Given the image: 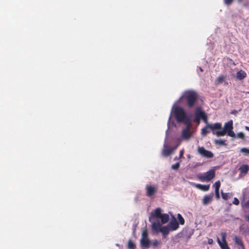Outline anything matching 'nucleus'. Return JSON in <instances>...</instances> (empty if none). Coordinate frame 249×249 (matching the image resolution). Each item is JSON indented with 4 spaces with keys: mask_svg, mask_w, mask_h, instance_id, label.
<instances>
[{
    "mask_svg": "<svg viewBox=\"0 0 249 249\" xmlns=\"http://www.w3.org/2000/svg\"><path fill=\"white\" fill-rule=\"evenodd\" d=\"M215 171L213 169H211L208 172L198 176V178L201 181H209L215 176Z\"/></svg>",
    "mask_w": 249,
    "mask_h": 249,
    "instance_id": "nucleus-5",
    "label": "nucleus"
},
{
    "mask_svg": "<svg viewBox=\"0 0 249 249\" xmlns=\"http://www.w3.org/2000/svg\"><path fill=\"white\" fill-rule=\"evenodd\" d=\"M244 205H245V206L249 208V200H248Z\"/></svg>",
    "mask_w": 249,
    "mask_h": 249,
    "instance_id": "nucleus-35",
    "label": "nucleus"
},
{
    "mask_svg": "<svg viewBox=\"0 0 249 249\" xmlns=\"http://www.w3.org/2000/svg\"><path fill=\"white\" fill-rule=\"evenodd\" d=\"M180 159V158H178V157H177H177H175V158H174V160H178V159Z\"/></svg>",
    "mask_w": 249,
    "mask_h": 249,
    "instance_id": "nucleus-38",
    "label": "nucleus"
},
{
    "mask_svg": "<svg viewBox=\"0 0 249 249\" xmlns=\"http://www.w3.org/2000/svg\"><path fill=\"white\" fill-rule=\"evenodd\" d=\"M168 226L171 231H174L179 228V223L174 217V220L170 221Z\"/></svg>",
    "mask_w": 249,
    "mask_h": 249,
    "instance_id": "nucleus-15",
    "label": "nucleus"
},
{
    "mask_svg": "<svg viewBox=\"0 0 249 249\" xmlns=\"http://www.w3.org/2000/svg\"><path fill=\"white\" fill-rule=\"evenodd\" d=\"M183 150H182L180 151L179 152V156L178 157V158H180L181 157H182L183 156Z\"/></svg>",
    "mask_w": 249,
    "mask_h": 249,
    "instance_id": "nucleus-34",
    "label": "nucleus"
},
{
    "mask_svg": "<svg viewBox=\"0 0 249 249\" xmlns=\"http://www.w3.org/2000/svg\"><path fill=\"white\" fill-rule=\"evenodd\" d=\"M195 186L203 191L206 192L209 190L210 188V185H202L201 184H195Z\"/></svg>",
    "mask_w": 249,
    "mask_h": 249,
    "instance_id": "nucleus-17",
    "label": "nucleus"
},
{
    "mask_svg": "<svg viewBox=\"0 0 249 249\" xmlns=\"http://www.w3.org/2000/svg\"><path fill=\"white\" fill-rule=\"evenodd\" d=\"M239 170L241 174L245 175L249 170V166L246 164L242 165L239 168Z\"/></svg>",
    "mask_w": 249,
    "mask_h": 249,
    "instance_id": "nucleus-19",
    "label": "nucleus"
},
{
    "mask_svg": "<svg viewBox=\"0 0 249 249\" xmlns=\"http://www.w3.org/2000/svg\"><path fill=\"white\" fill-rule=\"evenodd\" d=\"M240 152L244 153L245 155L249 154V149L247 148H242L240 149Z\"/></svg>",
    "mask_w": 249,
    "mask_h": 249,
    "instance_id": "nucleus-28",
    "label": "nucleus"
},
{
    "mask_svg": "<svg viewBox=\"0 0 249 249\" xmlns=\"http://www.w3.org/2000/svg\"><path fill=\"white\" fill-rule=\"evenodd\" d=\"M236 113V110H234V111L231 112V113H232V114H234V113Z\"/></svg>",
    "mask_w": 249,
    "mask_h": 249,
    "instance_id": "nucleus-42",
    "label": "nucleus"
},
{
    "mask_svg": "<svg viewBox=\"0 0 249 249\" xmlns=\"http://www.w3.org/2000/svg\"><path fill=\"white\" fill-rule=\"evenodd\" d=\"M199 70L200 71V72L203 71V69L201 67H199Z\"/></svg>",
    "mask_w": 249,
    "mask_h": 249,
    "instance_id": "nucleus-39",
    "label": "nucleus"
},
{
    "mask_svg": "<svg viewBox=\"0 0 249 249\" xmlns=\"http://www.w3.org/2000/svg\"><path fill=\"white\" fill-rule=\"evenodd\" d=\"M160 219H161V224H164L168 222L169 220V216L167 213H162Z\"/></svg>",
    "mask_w": 249,
    "mask_h": 249,
    "instance_id": "nucleus-18",
    "label": "nucleus"
},
{
    "mask_svg": "<svg viewBox=\"0 0 249 249\" xmlns=\"http://www.w3.org/2000/svg\"><path fill=\"white\" fill-rule=\"evenodd\" d=\"M238 0L239 2H241L242 1V0Z\"/></svg>",
    "mask_w": 249,
    "mask_h": 249,
    "instance_id": "nucleus-45",
    "label": "nucleus"
},
{
    "mask_svg": "<svg viewBox=\"0 0 249 249\" xmlns=\"http://www.w3.org/2000/svg\"><path fill=\"white\" fill-rule=\"evenodd\" d=\"M236 136L238 138H240V139H244V134L242 132H239V133H237L236 135Z\"/></svg>",
    "mask_w": 249,
    "mask_h": 249,
    "instance_id": "nucleus-30",
    "label": "nucleus"
},
{
    "mask_svg": "<svg viewBox=\"0 0 249 249\" xmlns=\"http://www.w3.org/2000/svg\"><path fill=\"white\" fill-rule=\"evenodd\" d=\"M245 129L247 130H248L249 131V126H245Z\"/></svg>",
    "mask_w": 249,
    "mask_h": 249,
    "instance_id": "nucleus-41",
    "label": "nucleus"
},
{
    "mask_svg": "<svg viewBox=\"0 0 249 249\" xmlns=\"http://www.w3.org/2000/svg\"><path fill=\"white\" fill-rule=\"evenodd\" d=\"M158 244V241H156L153 243V246H156Z\"/></svg>",
    "mask_w": 249,
    "mask_h": 249,
    "instance_id": "nucleus-37",
    "label": "nucleus"
},
{
    "mask_svg": "<svg viewBox=\"0 0 249 249\" xmlns=\"http://www.w3.org/2000/svg\"><path fill=\"white\" fill-rule=\"evenodd\" d=\"M174 114L176 120L178 123H182L186 116L184 109L180 107H176L175 108Z\"/></svg>",
    "mask_w": 249,
    "mask_h": 249,
    "instance_id": "nucleus-4",
    "label": "nucleus"
},
{
    "mask_svg": "<svg viewBox=\"0 0 249 249\" xmlns=\"http://www.w3.org/2000/svg\"><path fill=\"white\" fill-rule=\"evenodd\" d=\"M177 217L178 219L179 224L182 225H184L185 223V220L183 217L182 216V215L180 213H178L177 215Z\"/></svg>",
    "mask_w": 249,
    "mask_h": 249,
    "instance_id": "nucleus-26",
    "label": "nucleus"
},
{
    "mask_svg": "<svg viewBox=\"0 0 249 249\" xmlns=\"http://www.w3.org/2000/svg\"><path fill=\"white\" fill-rule=\"evenodd\" d=\"M243 198L244 199L249 198V188H246L243 192Z\"/></svg>",
    "mask_w": 249,
    "mask_h": 249,
    "instance_id": "nucleus-24",
    "label": "nucleus"
},
{
    "mask_svg": "<svg viewBox=\"0 0 249 249\" xmlns=\"http://www.w3.org/2000/svg\"><path fill=\"white\" fill-rule=\"evenodd\" d=\"M152 230L157 232H161L163 236L165 238L166 236L171 231L168 226H162V224L158 221V222H153L152 226Z\"/></svg>",
    "mask_w": 249,
    "mask_h": 249,
    "instance_id": "nucleus-3",
    "label": "nucleus"
},
{
    "mask_svg": "<svg viewBox=\"0 0 249 249\" xmlns=\"http://www.w3.org/2000/svg\"><path fill=\"white\" fill-rule=\"evenodd\" d=\"M221 235L222 240L220 241L219 240V245L220 248L221 249H230L226 241V234L224 232H222Z\"/></svg>",
    "mask_w": 249,
    "mask_h": 249,
    "instance_id": "nucleus-11",
    "label": "nucleus"
},
{
    "mask_svg": "<svg viewBox=\"0 0 249 249\" xmlns=\"http://www.w3.org/2000/svg\"><path fill=\"white\" fill-rule=\"evenodd\" d=\"M246 76V73L242 70L238 71L236 73V78L239 80H242L245 78Z\"/></svg>",
    "mask_w": 249,
    "mask_h": 249,
    "instance_id": "nucleus-20",
    "label": "nucleus"
},
{
    "mask_svg": "<svg viewBox=\"0 0 249 249\" xmlns=\"http://www.w3.org/2000/svg\"><path fill=\"white\" fill-rule=\"evenodd\" d=\"M201 119L205 123H207V116L205 112L202 111L201 108L198 107L195 111V120L197 122Z\"/></svg>",
    "mask_w": 249,
    "mask_h": 249,
    "instance_id": "nucleus-7",
    "label": "nucleus"
},
{
    "mask_svg": "<svg viewBox=\"0 0 249 249\" xmlns=\"http://www.w3.org/2000/svg\"><path fill=\"white\" fill-rule=\"evenodd\" d=\"M208 128H210L211 130L218 129V123L214 124L213 126L212 125L208 124L207 126L202 128L201 134L203 136H205L210 132Z\"/></svg>",
    "mask_w": 249,
    "mask_h": 249,
    "instance_id": "nucleus-13",
    "label": "nucleus"
},
{
    "mask_svg": "<svg viewBox=\"0 0 249 249\" xmlns=\"http://www.w3.org/2000/svg\"><path fill=\"white\" fill-rule=\"evenodd\" d=\"M241 204H242V205H243V201L241 202Z\"/></svg>",
    "mask_w": 249,
    "mask_h": 249,
    "instance_id": "nucleus-47",
    "label": "nucleus"
},
{
    "mask_svg": "<svg viewBox=\"0 0 249 249\" xmlns=\"http://www.w3.org/2000/svg\"><path fill=\"white\" fill-rule=\"evenodd\" d=\"M178 145L175 146L174 147L171 148L168 146H164V148L162 150V154L165 157L169 156L178 147Z\"/></svg>",
    "mask_w": 249,
    "mask_h": 249,
    "instance_id": "nucleus-14",
    "label": "nucleus"
},
{
    "mask_svg": "<svg viewBox=\"0 0 249 249\" xmlns=\"http://www.w3.org/2000/svg\"><path fill=\"white\" fill-rule=\"evenodd\" d=\"M214 133L217 135H218V130H215Z\"/></svg>",
    "mask_w": 249,
    "mask_h": 249,
    "instance_id": "nucleus-40",
    "label": "nucleus"
},
{
    "mask_svg": "<svg viewBox=\"0 0 249 249\" xmlns=\"http://www.w3.org/2000/svg\"><path fill=\"white\" fill-rule=\"evenodd\" d=\"M180 166V163L179 162H177L176 163L173 164L172 165V168L174 170H178Z\"/></svg>",
    "mask_w": 249,
    "mask_h": 249,
    "instance_id": "nucleus-29",
    "label": "nucleus"
},
{
    "mask_svg": "<svg viewBox=\"0 0 249 249\" xmlns=\"http://www.w3.org/2000/svg\"><path fill=\"white\" fill-rule=\"evenodd\" d=\"M197 151L203 157L211 158L213 156V154L211 151L206 150L203 147H198Z\"/></svg>",
    "mask_w": 249,
    "mask_h": 249,
    "instance_id": "nucleus-9",
    "label": "nucleus"
},
{
    "mask_svg": "<svg viewBox=\"0 0 249 249\" xmlns=\"http://www.w3.org/2000/svg\"><path fill=\"white\" fill-rule=\"evenodd\" d=\"M233 240L236 244L241 247L242 249H244V247L241 238L237 236H235Z\"/></svg>",
    "mask_w": 249,
    "mask_h": 249,
    "instance_id": "nucleus-21",
    "label": "nucleus"
},
{
    "mask_svg": "<svg viewBox=\"0 0 249 249\" xmlns=\"http://www.w3.org/2000/svg\"><path fill=\"white\" fill-rule=\"evenodd\" d=\"M218 80H219V82H220L221 81H222V79L221 78L219 77Z\"/></svg>",
    "mask_w": 249,
    "mask_h": 249,
    "instance_id": "nucleus-44",
    "label": "nucleus"
},
{
    "mask_svg": "<svg viewBox=\"0 0 249 249\" xmlns=\"http://www.w3.org/2000/svg\"><path fill=\"white\" fill-rule=\"evenodd\" d=\"M183 122L186 125V127H188V128H191V121L190 118L187 117V116H186V118Z\"/></svg>",
    "mask_w": 249,
    "mask_h": 249,
    "instance_id": "nucleus-22",
    "label": "nucleus"
},
{
    "mask_svg": "<svg viewBox=\"0 0 249 249\" xmlns=\"http://www.w3.org/2000/svg\"><path fill=\"white\" fill-rule=\"evenodd\" d=\"M218 186L219 187H220V182H219V185H218Z\"/></svg>",
    "mask_w": 249,
    "mask_h": 249,
    "instance_id": "nucleus-46",
    "label": "nucleus"
},
{
    "mask_svg": "<svg viewBox=\"0 0 249 249\" xmlns=\"http://www.w3.org/2000/svg\"><path fill=\"white\" fill-rule=\"evenodd\" d=\"M232 121L231 120L225 124L224 127L223 128L221 127V124H219V135L223 136L227 133L228 135L230 137H235V134L232 131Z\"/></svg>",
    "mask_w": 249,
    "mask_h": 249,
    "instance_id": "nucleus-2",
    "label": "nucleus"
},
{
    "mask_svg": "<svg viewBox=\"0 0 249 249\" xmlns=\"http://www.w3.org/2000/svg\"><path fill=\"white\" fill-rule=\"evenodd\" d=\"M213 195H206L204 196L203 199V204L204 205H206L208 204L209 203H211L213 200Z\"/></svg>",
    "mask_w": 249,
    "mask_h": 249,
    "instance_id": "nucleus-16",
    "label": "nucleus"
},
{
    "mask_svg": "<svg viewBox=\"0 0 249 249\" xmlns=\"http://www.w3.org/2000/svg\"><path fill=\"white\" fill-rule=\"evenodd\" d=\"M141 245L144 249H148L150 246V241L148 239V233L146 230L143 231L142 238L141 240Z\"/></svg>",
    "mask_w": 249,
    "mask_h": 249,
    "instance_id": "nucleus-8",
    "label": "nucleus"
},
{
    "mask_svg": "<svg viewBox=\"0 0 249 249\" xmlns=\"http://www.w3.org/2000/svg\"><path fill=\"white\" fill-rule=\"evenodd\" d=\"M213 242V239H209L208 240V243H209V244H212Z\"/></svg>",
    "mask_w": 249,
    "mask_h": 249,
    "instance_id": "nucleus-36",
    "label": "nucleus"
},
{
    "mask_svg": "<svg viewBox=\"0 0 249 249\" xmlns=\"http://www.w3.org/2000/svg\"><path fill=\"white\" fill-rule=\"evenodd\" d=\"M226 141L219 140V145H224L225 144Z\"/></svg>",
    "mask_w": 249,
    "mask_h": 249,
    "instance_id": "nucleus-33",
    "label": "nucleus"
},
{
    "mask_svg": "<svg viewBox=\"0 0 249 249\" xmlns=\"http://www.w3.org/2000/svg\"><path fill=\"white\" fill-rule=\"evenodd\" d=\"M215 143L216 144H218V140H215Z\"/></svg>",
    "mask_w": 249,
    "mask_h": 249,
    "instance_id": "nucleus-43",
    "label": "nucleus"
},
{
    "mask_svg": "<svg viewBox=\"0 0 249 249\" xmlns=\"http://www.w3.org/2000/svg\"><path fill=\"white\" fill-rule=\"evenodd\" d=\"M158 188L154 186L147 185L146 186V196L149 197L153 196L157 191Z\"/></svg>",
    "mask_w": 249,
    "mask_h": 249,
    "instance_id": "nucleus-10",
    "label": "nucleus"
},
{
    "mask_svg": "<svg viewBox=\"0 0 249 249\" xmlns=\"http://www.w3.org/2000/svg\"><path fill=\"white\" fill-rule=\"evenodd\" d=\"M222 197L224 200H228L229 198H230L232 197V194L229 193H224L222 191H221Z\"/></svg>",
    "mask_w": 249,
    "mask_h": 249,
    "instance_id": "nucleus-23",
    "label": "nucleus"
},
{
    "mask_svg": "<svg viewBox=\"0 0 249 249\" xmlns=\"http://www.w3.org/2000/svg\"><path fill=\"white\" fill-rule=\"evenodd\" d=\"M233 0H224V3L226 4V5H231L232 1H233Z\"/></svg>",
    "mask_w": 249,
    "mask_h": 249,
    "instance_id": "nucleus-32",
    "label": "nucleus"
},
{
    "mask_svg": "<svg viewBox=\"0 0 249 249\" xmlns=\"http://www.w3.org/2000/svg\"><path fill=\"white\" fill-rule=\"evenodd\" d=\"M162 214L161 209L160 208H157L154 212L151 213L149 220L151 223L152 226L153 225V222H158L159 221V220H157L160 219Z\"/></svg>",
    "mask_w": 249,
    "mask_h": 249,
    "instance_id": "nucleus-6",
    "label": "nucleus"
},
{
    "mask_svg": "<svg viewBox=\"0 0 249 249\" xmlns=\"http://www.w3.org/2000/svg\"><path fill=\"white\" fill-rule=\"evenodd\" d=\"M215 189V195L216 198H218V181H216L213 184Z\"/></svg>",
    "mask_w": 249,
    "mask_h": 249,
    "instance_id": "nucleus-27",
    "label": "nucleus"
},
{
    "mask_svg": "<svg viewBox=\"0 0 249 249\" xmlns=\"http://www.w3.org/2000/svg\"><path fill=\"white\" fill-rule=\"evenodd\" d=\"M183 97L185 99L187 107L189 108H193L197 99V94L193 90H188L184 92Z\"/></svg>",
    "mask_w": 249,
    "mask_h": 249,
    "instance_id": "nucleus-1",
    "label": "nucleus"
},
{
    "mask_svg": "<svg viewBox=\"0 0 249 249\" xmlns=\"http://www.w3.org/2000/svg\"><path fill=\"white\" fill-rule=\"evenodd\" d=\"M239 200L236 197H234L233 201H232V204H234L235 205H237L239 204Z\"/></svg>",
    "mask_w": 249,
    "mask_h": 249,
    "instance_id": "nucleus-31",
    "label": "nucleus"
},
{
    "mask_svg": "<svg viewBox=\"0 0 249 249\" xmlns=\"http://www.w3.org/2000/svg\"><path fill=\"white\" fill-rule=\"evenodd\" d=\"M191 128L185 127L181 131V137L186 140H188L192 136V133L190 131Z\"/></svg>",
    "mask_w": 249,
    "mask_h": 249,
    "instance_id": "nucleus-12",
    "label": "nucleus"
},
{
    "mask_svg": "<svg viewBox=\"0 0 249 249\" xmlns=\"http://www.w3.org/2000/svg\"><path fill=\"white\" fill-rule=\"evenodd\" d=\"M136 247L135 244L132 242V241L131 240H129L128 242L127 248L128 249H135Z\"/></svg>",
    "mask_w": 249,
    "mask_h": 249,
    "instance_id": "nucleus-25",
    "label": "nucleus"
}]
</instances>
